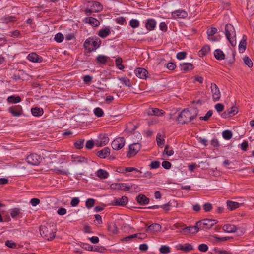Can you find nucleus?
<instances>
[{"label":"nucleus","mask_w":254,"mask_h":254,"mask_svg":"<svg viewBox=\"0 0 254 254\" xmlns=\"http://www.w3.org/2000/svg\"><path fill=\"white\" fill-rule=\"evenodd\" d=\"M223 230L227 233H234L236 231L237 227L235 225L226 224L222 227Z\"/></svg>","instance_id":"23"},{"label":"nucleus","mask_w":254,"mask_h":254,"mask_svg":"<svg viewBox=\"0 0 254 254\" xmlns=\"http://www.w3.org/2000/svg\"><path fill=\"white\" fill-rule=\"evenodd\" d=\"M84 139H80L74 143V146L76 148L80 149L84 146Z\"/></svg>","instance_id":"45"},{"label":"nucleus","mask_w":254,"mask_h":254,"mask_svg":"<svg viewBox=\"0 0 254 254\" xmlns=\"http://www.w3.org/2000/svg\"><path fill=\"white\" fill-rule=\"evenodd\" d=\"M214 55L215 58L218 60H224L225 58V54L220 49L215 50L214 52Z\"/></svg>","instance_id":"31"},{"label":"nucleus","mask_w":254,"mask_h":254,"mask_svg":"<svg viewBox=\"0 0 254 254\" xmlns=\"http://www.w3.org/2000/svg\"><path fill=\"white\" fill-rule=\"evenodd\" d=\"M136 200L137 202L141 205H145L149 202V199L145 195L140 194L136 198Z\"/></svg>","instance_id":"21"},{"label":"nucleus","mask_w":254,"mask_h":254,"mask_svg":"<svg viewBox=\"0 0 254 254\" xmlns=\"http://www.w3.org/2000/svg\"><path fill=\"white\" fill-rule=\"evenodd\" d=\"M92 79L93 77L88 75L84 76L83 78V81L86 84L91 83L92 81Z\"/></svg>","instance_id":"62"},{"label":"nucleus","mask_w":254,"mask_h":254,"mask_svg":"<svg viewBox=\"0 0 254 254\" xmlns=\"http://www.w3.org/2000/svg\"><path fill=\"white\" fill-rule=\"evenodd\" d=\"M20 209L18 208H15L12 209L10 214L12 218H14L16 217L20 214Z\"/></svg>","instance_id":"53"},{"label":"nucleus","mask_w":254,"mask_h":254,"mask_svg":"<svg viewBox=\"0 0 254 254\" xmlns=\"http://www.w3.org/2000/svg\"><path fill=\"white\" fill-rule=\"evenodd\" d=\"M94 113L98 117H101L104 115V112L100 107L95 108L94 110Z\"/></svg>","instance_id":"43"},{"label":"nucleus","mask_w":254,"mask_h":254,"mask_svg":"<svg viewBox=\"0 0 254 254\" xmlns=\"http://www.w3.org/2000/svg\"><path fill=\"white\" fill-rule=\"evenodd\" d=\"M128 201V198L126 196H122L121 198H116L113 204L115 206H125Z\"/></svg>","instance_id":"20"},{"label":"nucleus","mask_w":254,"mask_h":254,"mask_svg":"<svg viewBox=\"0 0 254 254\" xmlns=\"http://www.w3.org/2000/svg\"><path fill=\"white\" fill-rule=\"evenodd\" d=\"M109 141V138L107 134H101L96 140V145L97 147H102L107 144Z\"/></svg>","instance_id":"9"},{"label":"nucleus","mask_w":254,"mask_h":254,"mask_svg":"<svg viewBox=\"0 0 254 254\" xmlns=\"http://www.w3.org/2000/svg\"><path fill=\"white\" fill-rule=\"evenodd\" d=\"M162 226L158 223H153L146 229V232L154 233L161 230Z\"/></svg>","instance_id":"17"},{"label":"nucleus","mask_w":254,"mask_h":254,"mask_svg":"<svg viewBox=\"0 0 254 254\" xmlns=\"http://www.w3.org/2000/svg\"><path fill=\"white\" fill-rule=\"evenodd\" d=\"M112 187L114 189L121 190H129L132 189L133 185H128L126 183H116L112 185Z\"/></svg>","instance_id":"16"},{"label":"nucleus","mask_w":254,"mask_h":254,"mask_svg":"<svg viewBox=\"0 0 254 254\" xmlns=\"http://www.w3.org/2000/svg\"><path fill=\"white\" fill-rule=\"evenodd\" d=\"M161 134L160 133H158L156 137V141H157V145L159 147H162L164 144L165 140L164 139H161Z\"/></svg>","instance_id":"46"},{"label":"nucleus","mask_w":254,"mask_h":254,"mask_svg":"<svg viewBox=\"0 0 254 254\" xmlns=\"http://www.w3.org/2000/svg\"><path fill=\"white\" fill-rule=\"evenodd\" d=\"M159 251L161 254H167L170 253L171 251L169 247L163 245L160 248Z\"/></svg>","instance_id":"44"},{"label":"nucleus","mask_w":254,"mask_h":254,"mask_svg":"<svg viewBox=\"0 0 254 254\" xmlns=\"http://www.w3.org/2000/svg\"><path fill=\"white\" fill-rule=\"evenodd\" d=\"M108 231L112 234H117L119 233V230L115 222H111L108 223Z\"/></svg>","instance_id":"22"},{"label":"nucleus","mask_w":254,"mask_h":254,"mask_svg":"<svg viewBox=\"0 0 254 254\" xmlns=\"http://www.w3.org/2000/svg\"><path fill=\"white\" fill-rule=\"evenodd\" d=\"M27 59L33 63H41L43 61V58L34 52L30 53L27 56Z\"/></svg>","instance_id":"15"},{"label":"nucleus","mask_w":254,"mask_h":254,"mask_svg":"<svg viewBox=\"0 0 254 254\" xmlns=\"http://www.w3.org/2000/svg\"><path fill=\"white\" fill-rule=\"evenodd\" d=\"M217 223L218 221L216 220L207 218L199 221V224L201 226V230H203L209 229Z\"/></svg>","instance_id":"5"},{"label":"nucleus","mask_w":254,"mask_h":254,"mask_svg":"<svg viewBox=\"0 0 254 254\" xmlns=\"http://www.w3.org/2000/svg\"><path fill=\"white\" fill-rule=\"evenodd\" d=\"M95 199H94L93 198H88L87 199V200L86 201V206L88 208H91L92 207H93V206L95 204Z\"/></svg>","instance_id":"47"},{"label":"nucleus","mask_w":254,"mask_h":254,"mask_svg":"<svg viewBox=\"0 0 254 254\" xmlns=\"http://www.w3.org/2000/svg\"><path fill=\"white\" fill-rule=\"evenodd\" d=\"M244 62L245 64L249 67H252L253 65V63L250 58L246 56L244 58Z\"/></svg>","instance_id":"51"},{"label":"nucleus","mask_w":254,"mask_h":254,"mask_svg":"<svg viewBox=\"0 0 254 254\" xmlns=\"http://www.w3.org/2000/svg\"><path fill=\"white\" fill-rule=\"evenodd\" d=\"M54 39L56 42L58 43H61L64 39V35L62 34L61 33H58L55 35Z\"/></svg>","instance_id":"50"},{"label":"nucleus","mask_w":254,"mask_h":254,"mask_svg":"<svg viewBox=\"0 0 254 254\" xmlns=\"http://www.w3.org/2000/svg\"><path fill=\"white\" fill-rule=\"evenodd\" d=\"M8 111L13 116L19 117L22 114L23 110L20 105H15L9 108Z\"/></svg>","instance_id":"12"},{"label":"nucleus","mask_w":254,"mask_h":254,"mask_svg":"<svg viewBox=\"0 0 254 254\" xmlns=\"http://www.w3.org/2000/svg\"><path fill=\"white\" fill-rule=\"evenodd\" d=\"M187 55L186 52H180L177 53L176 57L178 60H183L185 58Z\"/></svg>","instance_id":"63"},{"label":"nucleus","mask_w":254,"mask_h":254,"mask_svg":"<svg viewBox=\"0 0 254 254\" xmlns=\"http://www.w3.org/2000/svg\"><path fill=\"white\" fill-rule=\"evenodd\" d=\"M203 208L205 212H210V211H211L213 207H212V205L211 203H206L203 205Z\"/></svg>","instance_id":"56"},{"label":"nucleus","mask_w":254,"mask_h":254,"mask_svg":"<svg viewBox=\"0 0 254 254\" xmlns=\"http://www.w3.org/2000/svg\"><path fill=\"white\" fill-rule=\"evenodd\" d=\"M125 139L124 137H118L115 139L112 142V147L114 150H119L125 145Z\"/></svg>","instance_id":"7"},{"label":"nucleus","mask_w":254,"mask_h":254,"mask_svg":"<svg viewBox=\"0 0 254 254\" xmlns=\"http://www.w3.org/2000/svg\"><path fill=\"white\" fill-rule=\"evenodd\" d=\"M41 235L48 241H51L55 238L56 233V225L54 224H46L42 225L40 228Z\"/></svg>","instance_id":"2"},{"label":"nucleus","mask_w":254,"mask_h":254,"mask_svg":"<svg viewBox=\"0 0 254 254\" xmlns=\"http://www.w3.org/2000/svg\"><path fill=\"white\" fill-rule=\"evenodd\" d=\"M111 33L110 30L108 28H105L99 30L98 35L102 38L108 36Z\"/></svg>","instance_id":"32"},{"label":"nucleus","mask_w":254,"mask_h":254,"mask_svg":"<svg viewBox=\"0 0 254 254\" xmlns=\"http://www.w3.org/2000/svg\"><path fill=\"white\" fill-rule=\"evenodd\" d=\"M210 50V46L205 45L199 51V55L200 56H205L209 52Z\"/></svg>","instance_id":"39"},{"label":"nucleus","mask_w":254,"mask_h":254,"mask_svg":"<svg viewBox=\"0 0 254 254\" xmlns=\"http://www.w3.org/2000/svg\"><path fill=\"white\" fill-rule=\"evenodd\" d=\"M73 162H75V163L83 162L86 163L87 159L84 157L77 156L74 158Z\"/></svg>","instance_id":"48"},{"label":"nucleus","mask_w":254,"mask_h":254,"mask_svg":"<svg viewBox=\"0 0 254 254\" xmlns=\"http://www.w3.org/2000/svg\"><path fill=\"white\" fill-rule=\"evenodd\" d=\"M198 115V111L196 109H184L179 112L176 119L178 123L182 124H188L194 120Z\"/></svg>","instance_id":"1"},{"label":"nucleus","mask_w":254,"mask_h":254,"mask_svg":"<svg viewBox=\"0 0 254 254\" xmlns=\"http://www.w3.org/2000/svg\"><path fill=\"white\" fill-rule=\"evenodd\" d=\"M101 43V40L99 38H89L87 39L84 43V48L89 52L95 50L99 47Z\"/></svg>","instance_id":"4"},{"label":"nucleus","mask_w":254,"mask_h":254,"mask_svg":"<svg viewBox=\"0 0 254 254\" xmlns=\"http://www.w3.org/2000/svg\"><path fill=\"white\" fill-rule=\"evenodd\" d=\"M141 145L140 143H135L130 144L129 146V151L127 154V157L130 158L135 155L140 150Z\"/></svg>","instance_id":"8"},{"label":"nucleus","mask_w":254,"mask_h":254,"mask_svg":"<svg viewBox=\"0 0 254 254\" xmlns=\"http://www.w3.org/2000/svg\"><path fill=\"white\" fill-rule=\"evenodd\" d=\"M110 148L105 147L102 150L98 151L96 155L101 158H105L110 154Z\"/></svg>","instance_id":"24"},{"label":"nucleus","mask_w":254,"mask_h":254,"mask_svg":"<svg viewBox=\"0 0 254 254\" xmlns=\"http://www.w3.org/2000/svg\"><path fill=\"white\" fill-rule=\"evenodd\" d=\"M146 113L149 116H161L163 115L165 112L163 110L152 108L148 109L146 111Z\"/></svg>","instance_id":"14"},{"label":"nucleus","mask_w":254,"mask_h":254,"mask_svg":"<svg viewBox=\"0 0 254 254\" xmlns=\"http://www.w3.org/2000/svg\"><path fill=\"white\" fill-rule=\"evenodd\" d=\"M198 249L200 252H206L208 250V247L205 244H201L198 246Z\"/></svg>","instance_id":"55"},{"label":"nucleus","mask_w":254,"mask_h":254,"mask_svg":"<svg viewBox=\"0 0 254 254\" xmlns=\"http://www.w3.org/2000/svg\"><path fill=\"white\" fill-rule=\"evenodd\" d=\"M169 148V146L168 145H166L164 151V153L166 154L168 156H170L174 154V152L172 149L168 150Z\"/></svg>","instance_id":"57"},{"label":"nucleus","mask_w":254,"mask_h":254,"mask_svg":"<svg viewBox=\"0 0 254 254\" xmlns=\"http://www.w3.org/2000/svg\"><path fill=\"white\" fill-rule=\"evenodd\" d=\"M160 163L159 161H152L150 164V166L151 169H157L160 167Z\"/></svg>","instance_id":"60"},{"label":"nucleus","mask_w":254,"mask_h":254,"mask_svg":"<svg viewBox=\"0 0 254 254\" xmlns=\"http://www.w3.org/2000/svg\"><path fill=\"white\" fill-rule=\"evenodd\" d=\"M212 110H209L204 116L200 117L199 118V119L200 120L208 121L210 117L212 116Z\"/></svg>","instance_id":"52"},{"label":"nucleus","mask_w":254,"mask_h":254,"mask_svg":"<svg viewBox=\"0 0 254 254\" xmlns=\"http://www.w3.org/2000/svg\"><path fill=\"white\" fill-rule=\"evenodd\" d=\"M217 29L215 27H211L208 29L207 31V34L208 36H212L215 33H216Z\"/></svg>","instance_id":"54"},{"label":"nucleus","mask_w":254,"mask_h":254,"mask_svg":"<svg viewBox=\"0 0 254 254\" xmlns=\"http://www.w3.org/2000/svg\"><path fill=\"white\" fill-rule=\"evenodd\" d=\"M108 59L109 57L106 56L99 55L98 56H97L96 60L97 62L99 63L105 64L107 63Z\"/></svg>","instance_id":"38"},{"label":"nucleus","mask_w":254,"mask_h":254,"mask_svg":"<svg viewBox=\"0 0 254 254\" xmlns=\"http://www.w3.org/2000/svg\"><path fill=\"white\" fill-rule=\"evenodd\" d=\"M191 227L193 231V233H196L199 231V229L201 230V226L199 225V221L196 223L195 225L191 226Z\"/></svg>","instance_id":"59"},{"label":"nucleus","mask_w":254,"mask_h":254,"mask_svg":"<svg viewBox=\"0 0 254 254\" xmlns=\"http://www.w3.org/2000/svg\"><path fill=\"white\" fill-rule=\"evenodd\" d=\"M238 112V109L236 106H232L228 109L221 114V117L223 118H227L236 115Z\"/></svg>","instance_id":"11"},{"label":"nucleus","mask_w":254,"mask_h":254,"mask_svg":"<svg viewBox=\"0 0 254 254\" xmlns=\"http://www.w3.org/2000/svg\"><path fill=\"white\" fill-rule=\"evenodd\" d=\"M227 208L230 210H233L240 206V204L237 202L231 201L228 200L227 202Z\"/></svg>","instance_id":"30"},{"label":"nucleus","mask_w":254,"mask_h":254,"mask_svg":"<svg viewBox=\"0 0 254 254\" xmlns=\"http://www.w3.org/2000/svg\"><path fill=\"white\" fill-rule=\"evenodd\" d=\"M211 92L212 93V97L213 100L214 101H219L220 99V92L219 91V88L215 83H211Z\"/></svg>","instance_id":"10"},{"label":"nucleus","mask_w":254,"mask_h":254,"mask_svg":"<svg viewBox=\"0 0 254 254\" xmlns=\"http://www.w3.org/2000/svg\"><path fill=\"white\" fill-rule=\"evenodd\" d=\"M138 124L134 125L132 123H129L126 129L127 130V131L132 133L136 130V129L138 127Z\"/></svg>","instance_id":"36"},{"label":"nucleus","mask_w":254,"mask_h":254,"mask_svg":"<svg viewBox=\"0 0 254 254\" xmlns=\"http://www.w3.org/2000/svg\"><path fill=\"white\" fill-rule=\"evenodd\" d=\"M7 100L8 102L10 103H18L21 101V99L19 96L12 95L8 97Z\"/></svg>","instance_id":"34"},{"label":"nucleus","mask_w":254,"mask_h":254,"mask_svg":"<svg viewBox=\"0 0 254 254\" xmlns=\"http://www.w3.org/2000/svg\"><path fill=\"white\" fill-rule=\"evenodd\" d=\"M80 202V200L77 197H74L72 198L70 202V204L73 207H75L77 206Z\"/></svg>","instance_id":"64"},{"label":"nucleus","mask_w":254,"mask_h":254,"mask_svg":"<svg viewBox=\"0 0 254 254\" xmlns=\"http://www.w3.org/2000/svg\"><path fill=\"white\" fill-rule=\"evenodd\" d=\"M225 35L227 39L230 43L232 46H236V33L234 26L231 24H227L225 26Z\"/></svg>","instance_id":"3"},{"label":"nucleus","mask_w":254,"mask_h":254,"mask_svg":"<svg viewBox=\"0 0 254 254\" xmlns=\"http://www.w3.org/2000/svg\"><path fill=\"white\" fill-rule=\"evenodd\" d=\"M180 69L185 72H188L194 68V65L190 63H183L180 64Z\"/></svg>","instance_id":"19"},{"label":"nucleus","mask_w":254,"mask_h":254,"mask_svg":"<svg viewBox=\"0 0 254 254\" xmlns=\"http://www.w3.org/2000/svg\"><path fill=\"white\" fill-rule=\"evenodd\" d=\"M129 25L134 28H137L139 25V22L136 19H132L130 21Z\"/></svg>","instance_id":"58"},{"label":"nucleus","mask_w":254,"mask_h":254,"mask_svg":"<svg viewBox=\"0 0 254 254\" xmlns=\"http://www.w3.org/2000/svg\"><path fill=\"white\" fill-rule=\"evenodd\" d=\"M31 113L34 116L39 117L43 114L44 111L41 108L35 107L31 109Z\"/></svg>","instance_id":"28"},{"label":"nucleus","mask_w":254,"mask_h":254,"mask_svg":"<svg viewBox=\"0 0 254 254\" xmlns=\"http://www.w3.org/2000/svg\"><path fill=\"white\" fill-rule=\"evenodd\" d=\"M52 170H54L58 174L67 175L70 174L68 169H58L55 168L53 169H52Z\"/></svg>","instance_id":"37"},{"label":"nucleus","mask_w":254,"mask_h":254,"mask_svg":"<svg viewBox=\"0 0 254 254\" xmlns=\"http://www.w3.org/2000/svg\"><path fill=\"white\" fill-rule=\"evenodd\" d=\"M106 249L103 246H92V250L91 251L103 253Z\"/></svg>","instance_id":"49"},{"label":"nucleus","mask_w":254,"mask_h":254,"mask_svg":"<svg viewBox=\"0 0 254 254\" xmlns=\"http://www.w3.org/2000/svg\"><path fill=\"white\" fill-rule=\"evenodd\" d=\"M222 136L225 139L229 140L232 138V133L229 130H226L223 132Z\"/></svg>","instance_id":"41"},{"label":"nucleus","mask_w":254,"mask_h":254,"mask_svg":"<svg viewBox=\"0 0 254 254\" xmlns=\"http://www.w3.org/2000/svg\"><path fill=\"white\" fill-rule=\"evenodd\" d=\"M247 39V36L245 35H243L242 39H241L239 45V48L240 50L242 49L243 51H245L246 49Z\"/></svg>","instance_id":"35"},{"label":"nucleus","mask_w":254,"mask_h":254,"mask_svg":"<svg viewBox=\"0 0 254 254\" xmlns=\"http://www.w3.org/2000/svg\"><path fill=\"white\" fill-rule=\"evenodd\" d=\"M3 23H8L9 22H13L16 20V18L14 16H5L1 19Z\"/></svg>","instance_id":"40"},{"label":"nucleus","mask_w":254,"mask_h":254,"mask_svg":"<svg viewBox=\"0 0 254 254\" xmlns=\"http://www.w3.org/2000/svg\"><path fill=\"white\" fill-rule=\"evenodd\" d=\"M177 247V250L183 251L186 253L192 251L194 249L193 246L190 243H186L185 245L179 244Z\"/></svg>","instance_id":"18"},{"label":"nucleus","mask_w":254,"mask_h":254,"mask_svg":"<svg viewBox=\"0 0 254 254\" xmlns=\"http://www.w3.org/2000/svg\"><path fill=\"white\" fill-rule=\"evenodd\" d=\"M137 77L140 79H145L148 77V72L144 68L138 67L134 70Z\"/></svg>","instance_id":"13"},{"label":"nucleus","mask_w":254,"mask_h":254,"mask_svg":"<svg viewBox=\"0 0 254 254\" xmlns=\"http://www.w3.org/2000/svg\"><path fill=\"white\" fill-rule=\"evenodd\" d=\"M156 25V21L153 19H148L146 23V27L147 30L151 31L154 29Z\"/></svg>","instance_id":"27"},{"label":"nucleus","mask_w":254,"mask_h":254,"mask_svg":"<svg viewBox=\"0 0 254 254\" xmlns=\"http://www.w3.org/2000/svg\"><path fill=\"white\" fill-rule=\"evenodd\" d=\"M91 3V8L93 12H98L102 10L103 6L100 3L96 1H92Z\"/></svg>","instance_id":"26"},{"label":"nucleus","mask_w":254,"mask_h":254,"mask_svg":"<svg viewBox=\"0 0 254 254\" xmlns=\"http://www.w3.org/2000/svg\"><path fill=\"white\" fill-rule=\"evenodd\" d=\"M176 203L174 201H170L168 203L160 205V208H163L166 211H168L170 209V207L172 206L173 204Z\"/></svg>","instance_id":"42"},{"label":"nucleus","mask_w":254,"mask_h":254,"mask_svg":"<svg viewBox=\"0 0 254 254\" xmlns=\"http://www.w3.org/2000/svg\"><path fill=\"white\" fill-rule=\"evenodd\" d=\"M5 245L10 248H15L16 244L11 240H7L5 242Z\"/></svg>","instance_id":"61"},{"label":"nucleus","mask_w":254,"mask_h":254,"mask_svg":"<svg viewBox=\"0 0 254 254\" xmlns=\"http://www.w3.org/2000/svg\"><path fill=\"white\" fill-rule=\"evenodd\" d=\"M96 175L101 179H106L109 176V173L105 170L100 169L96 172Z\"/></svg>","instance_id":"33"},{"label":"nucleus","mask_w":254,"mask_h":254,"mask_svg":"<svg viewBox=\"0 0 254 254\" xmlns=\"http://www.w3.org/2000/svg\"><path fill=\"white\" fill-rule=\"evenodd\" d=\"M84 22L95 27L98 26L100 25V22L92 17H86L84 19Z\"/></svg>","instance_id":"25"},{"label":"nucleus","mask_w":254,"mask_h":254,"mask_svg":"<svg viewBox=\"0 0 254 254\" xmlns=\"http://www.w3.org/2000/svg\"><path fill=\"white\" fill-rule=\"evenodd\" d=\"M41 160L42 158L41 156L36 153L31 154L26 158L27 162L32 165H38Z\"/></svg>","instance_id":"6"},{"label":"nucleus","mask_w":254,"mask_h":254,"mask_svg":"<svg viewBox=\"0 0 254 254\" xmlns=\"http://www.w3.org/2000/svg\"><path fill=\"white\" fill-rule=\"evenodd\" d=\"M172 15L174 16H176L178 18H185L187 16V13L186 11L183 10H177L172 12Z\"/></svg>","instance_id":"29"}]
</instances>
